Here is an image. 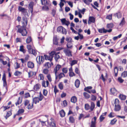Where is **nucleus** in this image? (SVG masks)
<instances>
[{
	"label": "nucleus",
	"instance_id": "1",
	"mask_svg": "<svg viewBox=\"0 0 127 127\" xmlns=\"http://www.w3.org/2000/svg\"><path fill=\"white\" fill-rule=\"evenodd\" d=\"M16 28L15 29L17 33L21 34L23 36H27L28 32L26 29V27L18 25L16 26Z\"/></svg>",
	"mask_w": 127,
	"mask_h": 127
},
{
	"label": "nucleus",
	"instance_id": "2",
	"mask_svg": "<svg viewBox=\"0 0 127 127\" xmlns=\"http://www.w3.org/2000/svg\"><path fill=\"white\" fill-rule=\"evenodd\" d=\"M114 104H115L114 110L116 112L120 111L121 109V107L120 104V101L118 99H115Z\"/></svg>",
	"mask_w": 127,
	"mask_h": 127
},
{
	"label": "nucleus",
	"instance_id": "3",
	"mask_svg": "<svg viewBox=\"0 0 127 127\" xmlns=\"http://www.w3.org/2000/svg\"><path fill=\"white\" fill-rule=\"evenodd\" d=\"M55 52H51L49 53V55H44V57L45 59L46 60L50 61V62L52 61V60L53 56L55 54Z\"/></svg>",
	"mask_w": 127,
	"mask_h": 127
},
{
	"label": "nucleus",
	"instance_id": "4",
	"mask_svg": "<svg viewBox=\"0 0 127 127\" xmlns=\"http://www.w3.org/2000/svg\"><path fill=\"white\" fill-rule=\"evenodd\" d=\"M51 122L48 123V125L50 127H56V122L54 119L51 118L50 119Z\"/></svg>",
	"mask_w": 127,
	"mask_h": 127
},
{
	"label": "nucleus",
	"instance_id": "5",
	"mask_svg": "<svg viewBox=\"0 0 127 127\" xmlns=\"http://www.w3.org/2000/svg\"><path fill=\"white\" fill-rule=\"evenodd\" d=\"M22 26L26 27L28 24V20L27 18L25 16L22 18Z\"/></svg>",
	"mask_w": 127,
	"mask_h": 127
},
{
	"label": "nucleus",
	"instance_id": "6",
	"mask_svg": "<svg viewBox=\"0 0 127 127\" xmlns=\"http://www.w3.org/2000/svg\"><path fill=\"white\" fill-rule=\"evenodd\" d=\"M63 52L66 56L69 57L72 56V52L70 50L67 49H65L64 50Z\"/></svg>",
	"mask_w": 127,
	"mask_h": 127
},
{
	"label": "nucleus",
	"instance_id": "7",
	"mask_svg": "<svg viewBox=\"0 0 127 127\" xmlns=\"http://www.w3.org/2000/svg\"><path fill=\"white\" fill-rule=\"evenodd\" d=\"M30 56L28 55H27L25 56V59L21 58L19 59V60L21 61L22 63L23 64L26 62L29 59Z\"/></svg>",
	"mask_w": 127,
	"mask_h": 127
},
{
	"label": "nucleus",
	"instance_id": "8",
	"mask_svg": "<svg viewBox=\"0 0 127 127\" xmlns=\"http://www.w3.org/2000/svg\"><path fill=\"white\" fill-rule=\"evenodd\" d=\"M34 5V3L32 1L29 4V8L30 11L31 13H32L33 12V7Z\"/></svg>",
	"mask_w": 127,
	"mask_h": 127
},
{
	"label": "nucleus",
	"instance_id": "9",
	"mask_svg": "<svg viewBox=\"0 0 127 127\" xmlns=\"http://www.w3.org/2000/svg\"><path fill=\"white\" fill-rule=\"evenodd\" d=\"M41 87L40 84L38 83L34 86L33 88V89L35 91H37L40 89Z\"/></svg>",
	"mask_w": 127,
	"mask_h": 127
},
{
	"label": "nucleus",
	"instance_id": "10",
	"mask_svg": "<svg viewBox=\"0 0 127 127\" xmlns=\"http://www.w3.org/2000/svg\"><path fill=\"white\" fill-rule=\"evenodd\" d=\"M61 67V65L58 64L54 68V72L55 75H56L57 73V71Z\"/></svg>",
	"mask_w": 127,
	"mask_h": 127
},
{
	"label": "nucleus",
	"instance_id": "11",
	"mask_svg": "<svg viewBox=\"0 0 127 127\" xmlns=\"http://www.w3.org/2000/svg\"><path fill=\"white\" fill-rule=\"evenodd\" d=\"M34 64L31 61H29L27 63L28 67L32 69L34 67Z\"/></svg>",
	"mask_w": 127,
	"mask_h": 127
},
{
	"label": "nucleus",
	"instance_id": "12",
	"mask_svg": "<svg viewBox=\"0 0 127 127\" xmlns=\"http://www.w3.org/2000/svg\"><path fill=\"white\" fill-rule=\"evenodd\" d=\"M95 21V18L93 16H90L89 17L88 23L90 24L91 23H94Z\"/></svg>",
	"mask_w": 127,
	"mask_h": 127
},
{
	"label": "nucleus",
	"instance_id": "13",
	"mask_svg": "<svg viewBox=\"0 0 127 127\" xmlns=\"http://www.w3.org/2000/svg\"><path fill=\"white\" fill-rule=\"evenodd\" d=\"M61 20L63 24H65L68 26L70 24L69 22L67 21L65 18L62 19Z\"/></svg>",
	"mask_w": 127,
	"mask_h": 127
},
{
	"label": "nucleus",
	"instance_id": "14",
	"mask_svg": "<svg viewBox=\"0 0 127 127\" xmlns=\"http://www.w3.org/2000/svg\"><path fill=\"white\" fill-rule=\"evenodd\" d=\"M18 10L19 11L22 12L23 13H27L26 10L23 7L21 6H19Z\"/></svg>",
	"mask_w": 127,
	"mask_h": 127
},
{
	"label": "nucleus",
	"instance_id": "15",
	"mask_svg": "<svg viewBox=\"0 0 127 127\" xmlns=\"http://www.w3.org/2000/svg\"><path fill=\"white\" fill-rule=\"evenodd\" d=\"M42 86L45 88L48 87L49 84V83L47 80L46 82L43 80L42 81Z\"/></svg>",
	"mask_w": 127,
	"mask_h": 127
},
{
	"label": "nucleus",
	"instance_id": "16",
	"mask_svg": "<svg viewBox=\"0 0 127 127\" xmlns=\"http://www.w3.org/2000/svg\"><path fill=\"white\" fill-rule=\"evenodd\" d=\"M39 101V100L38 99V97H35L33 99L32 103L33 104L35 103V104H36L37 103H38Z\"/></svg>",
	"mask_w": 127,
	"mask_h": 127
},
{
	"label": "nucleus",
	"instance_id": "17",
	"mask_svg": "<svg viewBox=\"0 0 127 127\" xmlns=\"http://www.w3.org/2000/svg\"><path fill=\"white\" fill-rule=\"evenodd\" d=\"M12 110L11 109L10 111H8L6 113V115L4 117L6 119H7L11 115Z\"/></svg>",
	"mask_w": 127,
	"mask_h": 127
},
{
	"label": "nucleus",
	"instance_id": "18",
	"mask_svg": "<svg viewBox=\"0 0 127 127\" xmlns=\"http://www.w3.org/2000/svg\"><path fill=\"white\" fill-rule=\"evenodd\" d=\"M53 44L56 45H58V39L57 37L55 36L53 37Z\"/></svg>",
	"mask_w": 127,
	"mask_h": 127
},
{
	"label": "nucleus",
	"instance_id": "19",
	"mask_svg": "<svg viewBox=\"0 0 127 127\" xmlns=\"http://www.w3.org/2000/svg\"><path fill=\"white\" fill-rule=\"evenodd\" d=\"M60 116L62 117H64L65 115V113L63 109H62L59 112Z\"/></svg>",
	"mask_w": 127,
	"mask_h": 127
},
{
	"label": "nucleus",
	"instance_id": "20",
	"mask_svg": "<svg viewBox=\"0 0 127 127\" xmlns=\"http://www.w3.org/2000/svg\"><path fill=\"white\" fill-rule=\"evenodd\" d=\"M115 15H116V16L118 18L120 19L121 18L122 16V14L120 11H119L118 12L114 14Z\"/></svg>",
	"mask_w": 127,
	"mask_h": 127
},
{
	"label": "nucleus",
	"instance_id": "21",
	"mask_svg": "<svg viewBox=\"0 0 127 127\" xmlns=\"http://www.w3.org/2000/svg\"><path fill=\"white\" fill-rule=\"evenodd\" d=\"M77 101V98L75 96H72L71 98V102L73 103H75Z\"/></svg>",
	"mask_w": 127,
	"mask_h": 127
},
{
	"label": "nucleus",
	"instance_id": "22",
	"mask_svg": "<svg viewBox=\"0 0 127 127\" xmlns=\"http://www.w3.org/2000/svg\"><path fill=\"white\" fill-rule=\"evenodd\" d=\"M44 66L46 67V68H49L51 66V64L49 62H46L44 64Z\"/></svg>",
	"mask_w": 127,
	"mask_h": 127
},
{
	"label": "nucleus",
	"instance_id": "23",
	"mask_svg": "<svg viewBox=\"0 0 127 127\" xmlns=\"http://www.w3.org/2000/svg\"><path fill=\"white\" fill-rule=\"evenodd\" d=\"M80 84V83L79 80L78 79L76 80L75 81V84L76 87L77 88H78L79 87Z\"/></svg>",
	"mask_w": 127,
	"mask_h": 127
},
{
	"label": "nucleus",
	"instance_id": "24",
	"mask_svg": "<svg viewBox=\"0 0 127 127\" xmlns=\"http://www.w3.org/2000/svg\"><path fill=\"white\" fill-rule=\"evenodd\" d=\"M24 110L23 109H19L17 112V115L19 116L22 114V113H24Z\"/></svg>",
	"mask_w": 127,
	"mask_h": 127
},
{
	"label": "nucleus",
	"instance_id": "25",
	"mask_svg": "<svg viewBox=\"0 0 127 127\" xmlns=\"http://www.w3.org/2000/svg\"><path fill=\"white\" fill-rule=\"evenodd\" d=\"M126 22L125 21V18L123 17L119 24V25L122 27L126 24Z\"/></svg>",
	"mask_w": 127,
	"mask_h": 127
},
{
	"label": "nucleus",
	"instance_id": "26",
	"mask_svg": "<svg viewBox=\"0 0 127 127\" xmlns=\"http://www.w3.org/2000/svg\"><path fill=\"white\" fill-rule=\"evenodd\" d=\"M118 69L117 66L115 67L114 68V76L116 77L117 76Z\"/></svg>",
	"mask_w": 127,
	"mask_h": 127
},
{
	"label": "nucleus",
	"instance_id": "27",
	"mask_svg": "<svg viewBox=\"0 0 127 127\" xmlns=\"http://www.w3.org/2000/svg\"><path fill=\"white\" fill-rule=\"evenodd\" d=\"M119 97L121 100H125L126 99V95L121 94L119 95Z\"/></svg>",
	"mask_w": 127,
	"mask_h": 127
},
{
	"label": "nucleus",
	"instance_id": "28",
	"mask_svg": "<svg viewBox=\"0 0 127 127\" xmlns=\"http://www.w3.org/2000/svg\"><path fill=\"white\" fill-rule=\"evenodd\" d=\"M32 41V39L31 36H29L26 40V42L27 44H29Z\"/></svg>",
	"mask_w": 127,
	"mask_h": 127
},
{
	"label": "nucleus",
	"instance_id": "29",
	"mask_svg": "<svg viewBox=\"0 0 127 127\" xmlns=\"http://www.w3.org/2000/svg\"><path fill=\"white\" fill-rule=\"evenodd\" d=\"M22 101V98H21L20 97H19L18 98V99L17 102L15 103L16 105L17 106L18 105H19L21 104Z\"/></svg>",
	"mask_w": 127,
	"mask_h": 127
},
{
	"label": "nucleus",
	"instance_id": "30",
	"mask_svg": "<svg viewBox=\"0 0 127 127\" xmlns=\"http://www.w3.org/2000/svg\"><path fill=\"white\" fill-rule=\"evenodd\" d=\"M24 46L23 45L20 46L19 51L23 52V53L25 54L26 52V50L24 48Z\"/></svg>",
	"mask_w": 127,
	"mask_h": 127
},
{
	"label": "nucleus",
	"instance_id": "31",
	"mask_svg": "<svg viewBox=\"0 0 127 127\" xmlns=\"http://www.w3.org/2000/svg\"><path fill=\"white\" fill-rule=\"evenodd\" d=\"M58 87L61 90H63L64 87L63 83L62 82H60L58 85Z\"/></svg>",
	"mask_w": 127,
	"mask_h": 127
},
{
	"label": "nucleus",
	"instance_id": "32",
	"mask_svg": "<svg viewBox=\"0 0 127 127\" xmlns=\"http://www.w3.org/2000/svg\"><path fill=\"white\" fill-rule=\"evenodd\" d=\"M68 49H71L73 47L72 44V42H68L66 45Z\"/></svg>",
	"mask_w": 127,
	"mask_h": 127
},
{
	"label": "nucleus",
	"instance_id": "33",
	"mask_svg": "<svg viewBox=\"0 0 127 127\" xmlns=\"http://www.w3.org/2000/svg\"><path fill=\"white\" fill-rule=\"evenodd\" d=\"M114 26V24L112 23L107 24L106 27L108 29H111L113 28Z\"/></svg>",
	"mask_w": 127,
	"mask_h": 127
},
{
	"label": "nucleus",
	"instance_id": "34",
	"mask_svg": "<svg viewBox=\"0 0 127 127\" xmlns=\"http://www.w3.org/2000/svg\"><path fill=\"white\" fill-rule=\"evenodd\" d=\"M83 95L86 99H88L90 97L89 94L85 92L83 93Z\"/></svg>",
	"mask_w": 127,
	"mask_h": 127
},
{
	"label": "nucleus",
	"instance_id": "35",
	"mask_svg": "<svg viewBox=\"0 0 127 127\" xmlns=\"http://www.w3.org/2000/svg\"><path fill=\"white\" fill-rule=\"evenodd\" d=\"M44 60V57L42 56H40V60L38 62V64L40 65L41 64L43 63Z\"/></svg>",
	"mask_w": 127,
	"mask_h": 127
},
{
	"label": "nucleus",
	"instance_id": "36",
	"mask_svg": "<svg viewBox=\"0 0 127 127\" xmlns=\"http://www.w3.org/2000/svg\"><path fill=\"white\" fill-rule=\"evenodd\" d=\"M110 91L111 93L114 95L116 94L117 92V90L115 88L111 89Z\"/></svg>",
	"mask_w": 127,
	"mask_h": 127
},
{
	"label": "nucleus",
	"instance_id": "37",
	"mask_svg": "<svg viewBox=\"0 0 127 127\" xmlns=\"http://www.w3.org/2000/svg\"><path fill=\"white\" fill-rule=\"evenodd\" d=\"M28 73V77L30 78L33 76L34 75V72L32 71H29Z\"/></svg>",
	"mask_w": 127,
	"mask_h": 127
},
{
	"label": "nucleus",
	"instance_id": "38",
	"mask_svg": "<svg viewBox=\"0 0 127 127\" xmlns=\"http://www.w3.org/2000/svg\"><path fill=\"white\" fill-rule=\"evenodd\" d=\"M121 76L123 78H125L127 76V71H124L122 73Z\"/></svg>",
	"mask_w": 127,
	"mask_h": 127
},
{
	"label": "nucleus",
	"instance_id": "39",
	"mask_svg": "<svg viewBox=\"0 0 127 127\" xmlns=\"http://www.w3.org/2000/svg\"><path fill=\"white\" fill-rule=\"evenodd\" d=\"M49 72V70L48 69L46 68L44 69L43 71V73L46 75H48Z\"/></svg>",
	"mask_w": 127,
	"mask_h": 127
},
{
	"label": "nucleus",
	"instance_id": "40",
	"mask_svg": "<svg viewBox=\"0 0 127 127\" xmlns=\"http://www.w3.org/2000/svg\"><path fill=\"white\" fill-rule=\"evenodd\" d=\"M33 107V103H32V104H29L27 106V108L29 110L31 109Z\"/></svg>",
	"mask_w": 127,
	"mask_h": 127
},
{
	"label": "nucleus",
	"instance_id": "41",
	"mask_svg": "<svg viewBox=\"0 0 127 127\" xmlns=\"http://www.w3.org/2000/svg\"><path fill=\"white\" fill-rule=\"evenodd\" d=\"M65 40L68 42H72V38L70 37H67L66 38Z\"/></svg>",
	"mask_w": 127,
	"mask_h": 127
},
{
	"label": "nucleus",
	"instance_id": "42",
	"mask_svg": "<svg viewBox=\"0 0 127 127\" xmlns=\"http://www.w3.org/2000/svg\"><path fill=\"white\" fill-rule=\"evenodd\" d=\"M117 121V120L116 118H114L110 122V124L111 125H113L115 124Z\"/></svg>",
	"mask_w": 127,
	"mask_h": 127
},
{
	"label": "nucleus",
	"instance_id": "43",
	"mask_svg": "<svg viewBox=\"0 0 127 127\" xmlns=\"http://www.w3.org/2000/svg\"><path fill=\"white\" fill-rule=\"evenodd\" d=\"M69 120L70 122L73 123L74 122L75 119L73 116H70L69 118Z\"/></svg>",
	"mask_w": 127,
	"mask_h": 127
},
{
	"label": "nucleus",
	"instance_id": "44",
	"mask_svg": "<svg viewBox=\"0 0 127 127\" xmlns=\"http://www.w3.org/2000/svg\"><path fill=\"white\" fill-rule=\"evenodd\" d=\"M95 107V104L93 102H91V103L90 108L91 111H92Z\"/></svg>",
	"mask_w": 127,
	"mask_h": 127
},
{
	"label": "nucleus",
	"instance_id": "45",
	"mask_svg": "<svg viewBox=\"0 0 127 127\" xmlns=\"http://www.w3.org/2000/svg\"><path fill=\"white\" fill-rule=\"evenodd\" d=\"M41 2L42 5H48V3L47 0H41Z\"/></svg>",
	"mask_w": 127,
	"mask_h": 127
},
{
	"label": "nucleus",
	"instance_id": "46",
	"mask_svg": "<svg viewBox=\"0 0 127 127\" xmlns=\"http://www.w3.org/2000/svg\"><path fill=\"white\" fill-rule=\"evenodd\" d=\"M77 61L76 60H74L72 61L70 64L71 66H72L73 65L77 64Z\"/></svg>",
	"mask_w": 127,
	"mask_h": 127
},
{
	"label": "nucleus",
	"instance_id": "47",
	"mask_svg": "<svg viewBox=\"0 0 127 127\" xmlns=\"http://www.w3.org/2000/svg\"><path fill=\"white\" fill-rule=\"evenodd\" d=\"M27 48L28 50L29 53L31 52V51L32 49V46L30 45H28L27 46Z\"/></svg>",
	"mask_w": 127,
	"mask_h": 127
},
{
	"label": "nucleus",
	"instance_id": "48",
	"mask_svg": "<svg viewBox=\"0 0 127 127\" xmlns=\"http://www.w3.org/2000/svg\"><path fill=\"white\" fill-rule=\"evenodd\" d=\"M65 75L63 73L61 72L60 73L58 76L59 78L60 79L62 78L65 77Z\"/></svg>",
	"mask_w": 127,
	"mask_h": 127
},
{
	"label": "nucleus",
	"instance_id": "49",
	"mask_svg": "<svg viewBox=\"0 0 127 127\" xmlns=\"http://www.w3.org/2000/svg\"><path fill=\"white\" fill-rule=\"evenodd\" d=\"M29 53L32 54L35 56L37 54L36 51L33 49L30 52H29Z\"/></svg>",
	"mask_w": 127,
	"mask_h": 127
},
{
	"label": "nucleus",
	"instance_id": "50",
	"mask_svg": "<svg viewBox=\"0 0 127 127\" xmlns=\"http://www.w3.org/2000/svg\"><path fill=\"white\" fill-rule=\"evenodd\" d=\"M85 109L87 110H88L90 108V106L89 104H86L85 105Z\"/></svg>",
	"mask_w": 127,
	"mask_h": 127
},
{
	"label": "nucleus",
	"instance_id": "51",
	"mask_svg": "<svg viewBox=\"0 0 127 127\" xmlns=\"http://www.w3.org/2000/svg\"><path fill=\"white\" fill-rule=\"evenodd\" d=\"M75 71L76 73L78 74L79 76H80L81 75L80 72L78 67L75 68Z\"/></svg>",
	"mask_w": 127,
	"mask_h": 127
},
{
	"label": "nucleus",
	"instance_id": "52",
	"mask_svg": "<svg viewBox=\"0 0 127 127\" xmlns=\"http://www.w3.org/2000/svg\"><path fill=\"white\" fill-rule=\"evenodd\" d=\"M30 104V101L28 99L25 100L24 101V105L25 106H28Z\"/></svg>",
	"mask_w": 127,
	"mask_h": 127
},
{
	"label": "nucleus",
	"instance_id": "53",
	"mask_svg": "<svg viewBox=\"0 0 127 127\" xmlns=\"http://www.w3.org/2000/svg\"><path fill=\"white\" fill-rule=\"evenodd\" d=\"M122 36V34H120L118 36H116L114 37L113 38V40L115 41L118 39V38H120Z\"/></svg>",
	"mask_w": 127,
	"mask_h": 127
},
{
	"label": "nucleus",
	"instance_id": "54",
	"mask_svg": "<svg viewBox=\"0 0 127 127\" xmlns=\"http://www.w3.org/2000/svg\"><path fill=\"white\" fill-rule=\"evenodd\" d=\"M22 74V72L18 71H17L14 73V74L16 76H18Z\"/></svg>",
	"mask_w": 127,
	"mask_h": 127
},
{
	"label": "nucleus",
	"instance_id": "55",
	"mask_svg": "<svg viewBox=\"0 0 127 127\" xmlns=\"http://www.w3.org/2000/svg\"><path fill=\"white\" fill-rule=\"evenodd\" d=\"M112 14H109L107 15L106 17V19L109 20H111L112 19Z\"/></svg>",
	"mask_w": 127,
	"mask_h": 127
},
{
	"label": "nucleus",
	"instance_id": "56",
	"mask_svg": "<svg viewBox=\"0 0 127 127\" xmlns=\"http://www.w3.org/2000/svg\"><path fill=\"white\" fill-rule=\"evenodd\" d=\"M44 97V96L43 95L41 94V93L40 92L39 94V97H38V99L39 101H41Z\"/></svg>",
	"mask_w": 127,
	"mask_h": 127
},
{
	"label": "nucleus",
	"instance_id": "57",
	"mask_svg": "<svg viewBox=\"0 0 127 127\" xmlns=\"http://www.w3.org/2000/svg\"><path fill=\"white\" fill-rule=\"evenodd\" d=\"M38 77L40 78V80H43L44 79L43 75L42 74H40L39 75Z\"/></svg>",
	"mask_w": 127,
	"mask_h": 127
},
{
	"label": "nucleus",
	"instance_id": "58",
	"mask_svg": "<svg viewBox=\"0 0 127 127\" xmlns=\"http://www.w3.org/2000/svg\"><path fill=\"white\" fill-rule=\"evenodd\" d=\"M59 90L57 89V86H55L54 87V92L55 93V95H56V93L59 92Z\"/></svg>",
	"mask_w": 127,
	"mask_h": 127
},
{
	"label": "nucleus",
	"instance_id": "59",
	"mask_svg": "<svg viewBox=\"0 0 127 127\" xmlns=\"http://www.w3.org/2000/svg\"><path fill=\"white\" fill-rule=\"evenodd\" d=\"M62 71L63 72V73H66L68 71L67 68L65 67L63 68L62 69Z\"/></svg>",
	"mask_w": 127,
	"mask_h": 127
},
{
	"label": "nucleus",
	"instance_id": "60",
	"mask_svg": "<svg viewBox=\"0 0 127 127\" xmlns=\"http://www.w3.org/2000/svg\"><path fill=\"white\" fill-rule=\"evenodd\" d=\"M48 93L46 89H44L43 90V94L45 96L47 95Z\"/></svg>",
	"mask_w": 127,
	"mask_h": 127
},
{
	"label": "nucleus",
	"instance_id": "61",
	"mask_svg": "<svg viewBox=\"0 0 127 127\" xmlns=\"http://www.w3.org/2000/svg\"><path fill=\"white\" fill-rule=\"evenodd\" d=\"M69 75L70 77H72L73 76H75V74L73 72L71 71L69 72Z\"/></svg>",
	"mask_w": 127,
	"mask_h": 127
},
{
	"label": "nucleus",
	"instance_id": "62",
	"mask_svg": "<svg viewBox=\"0 0 127 127\" xmlns=\"http://www.w3.org/2000/svg\"><path fill=\"white\" fill-rule=\"evenodd\" d=\"M63 27L62 26H59L57 28V31L58 32H62V29H63Z\"/></svg>",
	"mask_w": 127,
	"mask_h": 127
},
{
	"label": "nucleus",
	"instance_id": "63",
	"mask_svg": "<svg viewBox=\"0 0 127 127\" xmlns=\"http://www.w3.org/2000/svg\"><path fill=\"white\" fill-rule=\"evenodd\" d=\"M86 9L85 8H83L82 10L79 9V12L82 13L83 14H84L85 12L86 11Z\"/></svg>",
	"mask_w": 127,
	"mask_h": 127
},
{
	"label": "nucleus",
	"instance_id": "64",
	"mask_svg": "<svg viewBox=\"0 0 127 127\" xmlns=\"http://www.w3.org/2000/svg\"><path fill=\"white\" fill-rule=\"evenodd\" d=\"M48 80L50 82H51L52 81V79L50 75V74H49L47 75L46 76Z\"/></svg>",
	"mask_w": 127,
	"mask_h": 127
}]
</instances>
